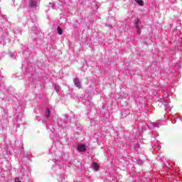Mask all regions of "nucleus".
I'll return each instance as SVG.
<instances>
[{
	"mask_svg": "<svg viewBox=\"0 0 182 182\" xmlns=\"http://www.w3.org/2000/svg\"><path fill=\"white\" fill-rule=\"evenodd\" d=\"M15 181H16V182H19V181H19V178H16Z\"/></svg>",
	"mask_w": 182,
	"mask_h": 182,
	"instance_id": "f8f14e48",
	"label": "nucleus"
},
{
	"mask_svg": "<svg viewBox=\"0 0 182 182\" xmlns=\"http://www.w3.org/2000/svg\"><path fill=\"white\" fill-rule=\"evenodd\" d=\"M92 168L95 171H97L99 170V165L96 162H94L92 164Z\"/></svg>",
	"mask_w": 182,
	"mask_h": 182,
	"instance_id": "39448f33",
	"label": "nucleus"
},
{
	"mask_svg": "<svg viewBox=\"0 0 182 182\" xmlns=\"http://www.w3.org/2000/svg\"><path fill=\"white\" fill-rule=\"evenodd\" d=\"M9 56H10V58H14V54L12 53H10Z\"/></svg>",
	"mask_w": 182,
	"mask_h": 182,
	"instance_id": "9b49d317",
	"label": "nucleus"
},
{
	"mask_svg": "<svg viewBox=\"0 0 182 182\" xmlns=\"http://www.w3.org/2000/svg\"><path fill=\"white\" fill-rule=\"evenodd\" d=\"M46 117H49V116H50V110H49V108H48L46 111Z\"/></svg>",
	"mask_w": 182,
	"mask_h": 182,
	"instance_id": "6e6552de",
	"label": "nucleus"
},
{
	"mask_svg": "<svg viewBox=\"0 0 182 182\" xmlns=\"http://www.w3.org/2000/svg\"><path fill=\"white\" fill-rule=\"evenodd\" d=\"M154 127H160V124L156 123V124H154Z\"/></svg>",
	"mask_w": 182,
	"mask_h": 182,
	"instance_id": "9d476101",
	"label": "nucleus"
},
{
	"mask_svg": "<svg viewBox=\"0 0 182 182\" xmlns=\"http://www.w3.org/2000/svg\"><path fill=\"white\" fill-rule=\"evenodd\" d=\"M77 149L78 151H86V145L80 144Z\"/></svg>",
	"mask_w": 182,
	"mask_h": 182,
	"instance_id": "20e7f679",
	"label": "nucleus"
},
{
	"mask_svg": "<svg viewBox=\"0 0 182 182\" xmlns=\"http://www.w3.org/2000/svg\"><path fill=\"white\" fill-rule=\"evenodd\" d=\"M135 1L136 2V4L140 5V6H143L144 5V2L143 1V0H135Z\"/></svg>",
	"mask_w": 182,
	"mask_h": 182,
	"instance_id": "423d86ee",
	"label": "nucleus"
},
{
	"mask_svg": "<svg viewBox=\"0 0 182 182\" xmlns=\"http://www.w3.org/2000/svg\"><path fill=\"white\" fill-rule=\"evenodd\" d=\"M36 1L35 0H29L28 5L30 8H36Z\"/></svg>",
	"mask_w": 182,
	"mask_h": 182,
	"instance_id": "7ed1b4c3",
	"label": "nucleus"
},
{
	"mask_svg": "<svg viewBox=\"0 0 182 182\" xmlns=\"http://www.w3.org/2000/svg\"><path fill=\"white\" fill-rule=\"evenodd\" d=\"M135 28L136 29V33L138 35L141 34V23H140V21L139 19L135 20Z\"/></svg>",
	"mask_w": 182,
	"mask_h": 182,
	"instance_id": "f257e3e1",
	"label": "nucleus"
},
{
	"mask_svg": "<svg viewBox=\"0 0 182 182\" xmlns=\"http://www.w3.org/2000/svg\"><path fill=\"white\" fill-rule=\"evenodd\" d=\"M74 84L78 89H82V83L80 82V80H79V78H75L73 80Z\"/></svg>",
	"mask_w": 182,
	"mask_h": 182,
	"instance_id": "f03ea898",
	"label": "nucleus"
},
{
	"mask_svg": "<svg viewBox=\"0 0 182 182\" xmlns=\"http://www.w3.org/2000/svg\"><path fill=\"white\" fill-rule=\"evenodd\" d=\"M55 90L57 93H59V90H60V87L59 85H55Z\"/></svg>",
	"mask_w": 182,
	"mask_h": 182,
	"instance_id": "1a4fd4ad",
	"label": "nucleus"
},
{
	"mask_svg": "<svg viewBox=\"0 0 182 182\" xmlns=\"http://www.w3.org/2000/svg\"><path fill=\"white\" fill-rule=\"evenodd\" d=\"M57 32L59 35H63V31L62 30V28L60 27H58L57 28Z\"/></svg>",
	"mask_w": 182,
	"mask_h": 182,
	"instance_id": "0eeeda50",
	"label": "nucleus"
}]
</instances>
